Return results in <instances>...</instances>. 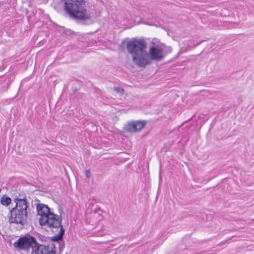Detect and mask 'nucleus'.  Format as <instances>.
<instances>
[{"mask_svg":"<svg viewBox=\"0 0 254 254\" xmlns=\"http://www.w3.org/2000/svg\"><path fill=\"white\" fill-rule=\"evenodd\" d=\"M64 8L70 17L84 24L92 23L91 12L86 8V0H62Z\"/></svg>","mask_w":254,"mask_h":254,"instance_id":"nucleus-1","label":"nucleus"},{"mask_svg":"<svg viewBox=\"0 0 254 254\" xmlns=\"http://www.w3.org/2000/svg\"><path fill=\"white\" fill-rule=\"evenodd\" d=\"M36 207L37 214L41 216L39 218L40 224L52 228H60L59 234L53 237L52 240L55 241L61 240L64 233V230L61 225V217L51 212L50 208L45 204L37 203Z\"/></svg>","mask_w":254,"mask_h":254,"instance_id":"nucleus-2","label":"nucleus"},{"mask_svg":"<svg viewBox=\"0 0 254 254\" xmlns=\"http://www.w3.org/2000/svg\"><path fill=\"white\" fill-rule=\"evenodd\" d=\"M85 175L87 178H89L91 176V174H90V171L88 170H86L85 171Z\"/></svg>","mask_w":254,"mask_h":254,"instance_id":"nucleus-11","label":"nucleus"},{"mask_svg":"<svg viewBox=\"0 0 254 254\" xmlns=\"http://www.w3.org/2000/svg\"><path fill=\"white\" fill-rule=\"evenodd\" d=\"M13 246L20 250L29 251L31 249V254H56L57 250L53 244L48 246L39 244L34 237L29 235L20 238Z\"/></svg>","mask_w":254,"mask_h":254,"instance_id":"nucleus-3","label":"nucleus"},{"mask_svg":"<svg viewBox=\"0 0 254 254\" xmlns=\"http://www.w3.org/2000/svg\"><path fill=\"white\" fill-rule=\"evenodd\" d=\"M146 125V122L143 121H132L128 122L123 128V130L127 133H135L140 131Z\"/></svg>","mask_w":254,"mask_h":254,"instance_id":"nucleus-7","label":"nucleus"},{"mask_svg":"<svg viewBox=\"0 0 254 254\" xmlns=\"http://www.w3.org/2000/svg\"><path fill=\"white\" fill-rule=\"evenodd\" d=\"M114 90L117 93H123L124 92V89L121 87H115Z\"/></svg>","mask_w":254,"mask_h":254,"instance_id":"nucleus-10","label":"nucleus"},{"mask_svg":"<svg viewBox=\"0 0 254 254\" xmlns=\"http://www.w3.org/2000/svg\"><path fill=\"white\" fill-rule=\"evenodd\" d=\"M11 202V198L6 196H3L0 198V202L3 205H8Z\"/></svg>","mask_w":254,"mask_h":254,"instance_id":"nucleus-9","label":"nucleus"},{"mask_svg":"<svg viewBox=\"0 0 254 254\" xmlns=\"http://www.w3.org/2000/svg\"><path fill=\"white\" fill-rule=\"evenodd\" d=\"M150 44L149 48H163L165 45L158 39H152L141 37L140 38H125L122 40L120 48H147V43Z\"/></svg>","mask_w":254,"mask_h":254,"instance_id":"nucleus-5","label":"nucleus"},{"mask_svg":"<svg viewBox=\"0 0 254 254\" xmlns=\"http://www.w3.org/2000/svg\"><path fill=\"white\" fill-rule=\"evenodd\" d=\"M15 207L10 211L9 222L10 223L20 224L23 225L26 222L27 216V203L26 198H15Z\"/></svg>","mask_w":254,"mask_h":254,"instance_id":"nucleus-4","label":"nucleus"},{"mask_svg":"<svg viewBox=\"0 0 254 254\" xmlns=\"http://www.w3.org/2000/svg\"><path fill=\"white\" fill-rule=\"evenodd\" d=\"M147 52L149 55L150 64H151L154 61H160L165 57L162 49H149Z\"/></svg>","mask_w":254,"mask_h":254,"instance_id":"nucleus-8","label":"nucleus"},{"mask_svg":"<svg viewBox=\"0 0 254 254\" xmlns=\"http://www.w3.org/2000/svg\"><path fill=\"white\" fill-rule=\"evenodd\" d=\"M133 64L139 68L150 64L146 49H127Z\"/></svg>","mask_w":254,"mask_h":254,"instance_id":"nucleus-6","label":"nucleus"}]
</instances>
